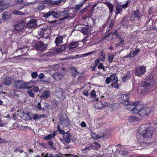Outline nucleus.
<instances>
[{
    "instance_id": "nucleus-1",
    "label": "nucleus",
    "mask_w": 157,
    "mask_h": 157,
    "mask_svg": "<svg viewBox=\"0 0 157 157\" xmlns=\"http://www.w3.org/2000/svg\"><path fill=\"white\" fill-rule=\"evenodd\" d=\"M142 131L136 135L137 140L140 143L149 144L153 134V128L150 123L143 124L141 126Z\"/></svg>"
},
{
    "instance_id": "nucleus-2",
    "label": "nucleus",
    "mask_w": 157,
    "mask_h": 157,
    "mask_svg": "<svg viewBox=\"0 0 157 157\" xmlns=\"http://www.w3.org/2000/svg\"><path fill=\"white\" fill-rule=\"evenodd\" d=\"M145 81L140 83L138 88V92L143 93L147 90L148 87L154 83L153 76L150 74L147 76L145 78Z\"/></svg>"
},
{
    "instance_id": "nucleus-3",
    "label": "nucleus",
    "mask_w": 157,
    "mask_h": 157,
    "mask_svg": "<svg viewBox=\"0 0 157 157\" xmlns=\"http://www.w3.org/2000/svg\"><path fill=\"white\" fill-rule=\"evenodd\" d=\"M57 129L60 134L63 135V139L66 142L68 143L70 142L71 136L70 133L69 132L65 133V131L63 130L60 129V126L58 125L56 127Z\"/></svg>"
},
{
    "instance_id": "nucleus-4",
    "label": "nucleus",
    "mask_w": 157,
    "mask_h": 157,
    "mask_svg": "<svg viewBox=\"0 0 157 157\" xmlns=\"http://www.w3.org/2000/svg\"><path fill=\"white\" fill-rule=\"evenodd\" d=\"M73 13H71L70 10H65L59 13L60 16L63 17V18L60 19L61 20H63L68 18H73L75 16L74 12L73 11Z\"/></svg>"
},
{
    "instance_id": "nucleus-5",
    "label": "nucleus",
    "mask_w": 157,
    "mask_h": 157,
    "mask_svg": "<svg viewBox=\"0 0 157 157\" xmlns=\"http://www.w3.org/2000/svg\"><path fill=\"white\" fill-rule=\"evenodd\" d=\"M152 111V109L151 108L145 107L140 109L139 112V115L145 118H147L149 115Z\"/></svg>"
},
{
    "instance_id": "nucleus-6",
    "label": "nucleus",
    "mask_w": 157,
    "mask_h": 157,
    "mask_svg": "<svg viewBox=\"0 0 157 157\" xmlns=\"http://www.w3.org/2000/svg\"><path fill=\"white\" fill-rule=\"evenodd\" d=\"M146 71V68L144 66L136 67L135 71V75L138 77H141L144 74Z\"/></svg>"
},
{
    "instance_id": "nucleus-7",
    "label": "nucleus",
    "mask_w": 157,
    "mask_h": 157,
    "mask_svg": "<svg viewBox=\"0 0 157 157\" xmlns=\"http://www.w3.org/2000/svg\"><path fill=\"white\" fill-rule=\"evenodd\" d=\"M130 94H122L119 99L120 102L124 105H127L129 103V98Z\"/></svg>"
},
{
    "instance_id": "nucleus-8",
    "label": "nucleus",
    "mask_w": 157,
    "mask_h": 157,
    "mask_svg": "<svg viewBox=\"0 0 157 157\" xmlns=\"http://www.w3.org/2000/svg\"><path fill=\"white\" fill-rule=\"evenodd\" d=\"M43 16L45 18H48L50 16H52L53 18H58L59 14L55 11H51L47 13H42Z\"/></svg>"
},
{
    "instance_id": "nucleus-9",
    "label": "nucleus",
    "mask_w": 157,
    "mask_h": 157,
    "mask_svg": "<svg viewBox=\"0 0 157 157\" xmlns=\"http://www.w3.org/2000/svg\"><path fill=\"white\" fill-rule=\"evenodd\" d=\"M142 16L141 13L140 12V11L138 9H137L135 11H132L130 19L131 20H134L136 18H137L139 19Z\"/></svg>"
},
{
    "instance_id": "nucleus-10",
    "label": "nucleus",
    "mask_w": 157,
    "mask_h": 157,
    "mask_svg": "<svg viewBox=\"0 0 157 157\" xmlns=\"http://www.w3.org/2000/svg\"><path fill=\"white\" fill-rule=\"evenodd\" d=\"M25 22L24 21L21 20L17 21L15 26V30L17 31H21L25 27Z\"/></svg>"
},
{
    "instance_id": "nucleus-11",
    "label": "nucleus",
    "mask_w": 157,
    "mask_h": 157,
    "mask_svg": "<svg viewBox=\"0 0 157 157\" xmlns=\"http://www.w3.org/2000/svg\"><path fill=\"white\" fill-rule=\"evenodd\" d=\"M59 118L60 122L64 127H67L70 124L71 120L68 117L64 118L61 116Z\"/></svg>"
},
{
    "instance_id": "nucleus-12",
    "label": "nucleus",
    "mask_w": 157,
    "mask_h": 157,
    "mask_svg": "<svg viewBox=\"0 0 157 157\" xmlns=\"http://www.w3.org/2000/svg\"><path fill=\"white\" fill-rule=\"evenodd\" d=\"M35 47L36 50L40 51H43L47 48V46L41 41L37 42L35 44Z\"/></svg>"
},
{
    "instance_id": "nucleus-13",
    "label": "nucleus",
    "mask_w": 157,
    "mask_h": 157,
    "mask_svg": "<svg viewBox=\"0 0 157 157\" xmlns=\"http://www.w3.org/2000/svg\"><path fill=\"white\" fill-rule=\"evenodd\" d=\"M138 102H135L134 105L135 106H134L133 108L132 109V112L133 113L136 114L138 113L139 115V112L140 109H142L143 107V105L142 104H139Z\"/></svg>"
},
{
    "instance_id": "nucleus-14",
    "label": "nucleus",
    "mask_w": 157,
    "mask_h": 157,
    "mask_svg": "<svg viewBox=\"0 0 157 157\" xmlns=\"http://www.w3.org/2000/svg\"><path fill=\"white\" fill-rule=\"evenodd\" d=\"M63 75L61 71L55 72L52 75L53 78L57 81L61 80L63 78Z\"/></svg>"
},
{
    "instance_id": "nucleus-15",
    "label": "nucleus",
    "mask_w": 157,
    "mask_h": 157,
    "mask_svg": "<svg viewBox=\"0 0 157 157\" xmlns=\"http://www.w3.org/2000/svg\"><path fill=\"white\" fill-rule=\"evenodd\" d=\"M32 82H29L25 83L23 81L22 82L19 89H29L31 88L33 86L30 85V83Z\"/></svg>"
},
{
    "instance_id": "nucleus-16",
    "label": "nucleus",
    "mask_w": 157,
    "mask_h": 157,
    "mask_svg": "<svg viewBox=\"0 0 157 157\" xmlns=\"http://www.w3.org/2000/svg\"><path fill=\"white\" fill-rule=\"evenodd\" d=\"M36 21L34 19H31L26 25V27L28 29L33 28L36 27Z\"/></svg>"
},
{
    "instance_id": "nucleus-17",
    "label": "nucleus",
    "mask_w": 157,
    "mask_h": 157,
    "mask_svg": "<svg viewBox=\"0 0 157 157\" xmlns=\"http://www.w3.org/2000/svg\"><path fill=\"white\" fill-rule=\"evenodd\" d=\"M11 14L8 12L5 11L3 12L2 13V19L4 21H7L8 19L11 17Z\"/></svg>"
},
{
    "instance_id": "nucleus-18",
    "label": "nucleus",
    "mask_w": 157,
    "mask_h": 157,
    "mask_svg": "<svg viewBox=\"0 0 157 157\" xmlns=\"http://www.w3.org/2000/svg\"><path fill=\"white\" fill-rule=\"evenodd\" d=\"M129 122L133 124H136L139 121V118L135 116H132L129 117Z\"/></svg>"
},
{
    "instance_id": "nucleus-19",
    "label": "nucleus",
    "mask_w": 157,
    "mask_h": 157,
    "mask_svg": "<svg viewBox=\"0 0 157 157\" xmlns=\"http://www.w3.org/2000/svg\"><path fill=\"white\" fill-rule=\"evenodd\" d=\"M57 134V132L54 131L52 133L48 134L47 136H44L43 139L46 140H51L52 138H54Z\"/></svg>"
},
{
    "instance_id": "nucleus-20",
    "label": "nucleus",
    "mask_w": 157,
    "mask_h": 157,
    "mask_svg": "<svg viewBox=\"0 0 157 157\" xmlns=\"http://www.w3.org/2000/svg\"><path fill=\"white\" fill-rule=\"evenodd\" d=\"M63 36H57L55 40V43L56 46H58L63 43Z\"/></svg>"
},
{
    "instance_id": "nucleus-21",
    "label": "nucleus",
    "mask_w": 157,
    "mask_h": 157,
    "mask_svg": "<svg viewBox=\"0 0 157 157\" xmlns=\"http://www.w3.org/2000/svg\"><path fill=\"white\" fill-rule=\"evenodd\" d=\"M115 8L116 10L115 15H117L119 14H121L123 9L121 7V5L120 4H117L115 6Z\"/></svg>"
},
{
    "instance_id": "nucleus-22",
    "label": "nucleus",
    "mask_w": 157,
    "mask_h": 157,
    "mask_svg": "<svg viewBox=\"0 0 157 157\" xmlns=\"http://www.w3.org/2000/svg\"><path fill=\"white\" fill-rule=\"evenodd\" d=\"M78 42L77 41H74L71 43L69 45H68L67 48L71 50L74 48L76 47L78 45Z\"/></svg>"
},
{
    "instance_id": "nucleus-23",
    "label": "nucleus",
    "mask_w": 157,
    "mask_h": 157,
    "mask_svg": "<svg viewBox=\"0 0 157 157\" xmlns=\"http://www.w3.org/2000/svg\"><path fill=\"white\" fill-rule=\"evenodd\" d=\"M105 4L109 9V12L112 13L114 10V6L110 2H105Z\"/></svg>"
},
{
    "instance_id": "nucleus-24",
    "label": "nucleus",
    "mask_w": 157,
    "mask_h": 157,
    "mask_svg": "<svg viewBox=\"0 0 157 157\" xmlns=\"http://www.w3.org/2000/svg\"><path fill=\"white\" fill-rule=\"evenodd\" d=\"M87 0H84L83 2H81L79 4L75 5L74 8L75 11H78L80 10L81 9V8L82 7L84 2Z\"/></svg>"
},
{
    "instance_id": "nucleus-25",
    "label": "nucleus",
    "mask_w": 157,
    "mask_h": 157,
    "mask_svg": "<svg viewBox=\"0 0 157 157\" xmlns=\"http://www.w3.org/2000/svg\"><path fill=\"white\" fill-rule=\"evenodd\" d=\"M66 0H58L57 1H53L51 0V5H57L61 3H64L66 2Z\"/></svg>"
},
{
    "instance_id": "nucleus-26",
    "label": "nucleus",
    "mask_w": 157,
    "mask_h": 157,
    "mask_svg": "<svg viewBox=\"0 0 157 157\" xmlns=\"http://www.w3.org/2000/svg\"><path fill=\"white\" fill-rule=\"evenodd\" d=\"M93 144L90 143L87 145L83 149L82 151L83 152L86 153V151L89 150L91 149H92Z\"/></svg>"
},
{
    "instance_id": "nucleus-27",
    "label": "nucleus",
    "mask_w": 157,
    "mask_h": 157,
    "mask_svg": "<svg viewBox=\"0 0 157 157\" xmlns=\"http://www.w3.org/2000/svg\"><path fill=\"white\" fill-rule=\"evenodd\" d=\"M71 73L72 75L75 77H76L78 74V71L74 67H71Z\"/></svg>"
},
{
    "instance_id": "nucleus-28",
    "label": "nucleus",
    "mask_w": 157,
    "mask_h": 157,
    "mask_svg": "<svg viewBox=\"0 0 157 157\" xmlns=\"http://www.w3.org/2000/svg\"><path fill=\"white\" fill-rule=\"evenodd\" d=\"M22 82L23 81L22 80H18L15 81L14 83V86L15 88L17 89H19Z\"/></svg>"
},
{
    "instance_id": "nucleus-29",
    "label": "nucleus",
    "mask_w": 157,
    "mask_h": 157,
    "mask_svg": "<svg viewBox=\"0 0 157 157\" xmlns=\"http://www.w3.org/2000/svg\"><path fill=\"white\" fill-rule=\"evenodd\" d=\"M42 98L44 99H46L50 97V93L48 91H44L42 92Z\"/></svg>"
},
{
    "instance_id": "nucleus-30",
    "label": "nucleus",
    "mask_w": 157,
    "mask_h": 157,
    "mask_svg": "<svg viewBox=\"0 0 157 157\" xmlns=\"http://www.w3.org/2000/svg\"><path fill=\"white\" fill-rule=\"evenodd\" d=\"M99 59L101 61L103 62L105 60V53L103 51H101L99 55Z\"/></svg>"
},
{
    "instance_id": "nucleus-31",
    "label": "nucleus",
    "mask_w": 157,
    "mask_h": 157,
    "mask_svg": "<svg viewBox=\"0 0 157 157\" xmlns=\"http://www.w3.org/2000/svg\"><path fill=\"white\" fill-rule=\"evenodd\" d=\"M110 77L111 79V80L112 83L118 81L117 77L115 73L113 74Z\"/></svg>"
},
{
    "instance_id": "nucleus-32",
    "label": "nucleus",
    "mask_w": 157,
    "mask_h": 157,
    "mask_svg": "<svg viewBox=\"0 0 157 157\" xmlns=\"http://www.w3.org/2000/svg\"><path fill=\"white\" fill-rule=\"evenodd\" d=\"M121 24L124 27H126L128 25V21L125 17H123L121 21Z\"/></svg>"
},
{
    "instance_id": "nucleus-33",
    "label": "nucleus",
    "mask_w": 157,
    "mask_h": 157,
    "mask_svg": "<svg viewBox=\"0 0 157 157\" xmlns=\"http://www.w3.org/2000/svg\"><path fill=\"white\" fill-rule=\"evenodd\" d=\"M135 102H132V104H130V103L128 104L127 105H126L127 106L126 107V108L129 111H131L132 109L133 108L134 106H135V105L134 104Z\"/></svg>"
},
{
    "instance_id": "nucleus-34",
    "label": "nucleus",
    "mask_w": 157,
    "mask_h": 157,
    "mask_svg": "<svg viewBox=\"0 0 157 157\" xmlns=\"http://www.w3.org/2000/svg\"><path fill=\"white\" fill-rule=\"evenodd\" d=\"M89 29V28L87 26H85L82 29V32L84 34L88 35L89 34V32L88 30Z\"/></svg>"
},
{
    "instance_id": "nucleus-35",
    "label": "nucleus",
    "mask_w": 157,
    "mask_h": 157,
    "mask_svg": "<svg viewBox=\"0 0 157 157\" xmlns=\"http://www.w3.org/2000/svg\"><path fill=\"white\" fill-rule=\"evenodd\" d=\"M118 39H119V42L117 43L116 44L117 46H122L124 42V40L123 38L121 37Z\"/></svg>"
},
{
    "instance_id": "nucleus-36",
    "label": "nucleus",
    "mask_w": 157,
    "mask_h": 157,
    "mask_svg": "<svg viewBox=\"0 0 157 157\" xmlns=\"http://www.w3.org/2000/svg\"><path fill=\"white\" fill-rule=\"evenodd\" d=\"M101 145L97 142H95L94 144H93L92 149L97 150L99 149Z\"/></svg>"
},
{
    "instance_id": "nucleus-37",
    "label": "nucleus",
    "mask_w": 157,
    "mask_h": 157,
    "mask_svg": "<svg viewBox=\"0 0 157 157\" xmlns=\"http://www.w3.org/2000/svg\"><path fill=\"white\" fill-rule=\"evenodd\" d=\"M11 83V80L9 78H6L4 80V84L5 85L9 86Z\"/></svg>"
},
{
    "instance_id": "nucleus-38",
    "label": "nucleus",
    "mask_w": 157,
    "mask_h": 157,
    "mask_svg": "<svg viewBox=\"0 0 157 157\" xmlns=\"http://www.w3.org/2000/svg\"><path fill=\"white\" fill-rule=\"evenodd\" d=\"M46 6L45 5H44L42 2H40L39 3L37 6V9L39 10H41L46 7Z\"/></svg>"
},
{
    "instance_id": "nucleus-39",
    "label": "nucleus",
    "mask_w": 157,
    "mask_h": 157,
    "mask_svg": "<svg viewBox=\"0 0 157 157\" xmlns=\"http://www.w3.org/2000/svg\"><path fill=\"white\" fill-rule=\"evenodd\" d=\"M65 49V46L64 45H62L56 49V52L58 53H60L64 51Z\"/></svg>"
},
{
    "instance_id": "nucleus-40",
    "label": "nucleus",
    "mask_w": 157,
    "mask_h": 157,
    "mask_svg": "<svg viewBox=\"0 0 157 157\" xmlns=\"http://www.w3.org/2000/svg\"><path fill=\"white\" fill-rule=\"evenodd\" d=\"M140 50L139 48H137L132 51V55L135 56H137L140 52Z\"/></svg>"
},
{
    "instance_id": "nucleus-41",
    "label": "nucleus",
    "mask_w": 157,
    "mask_h": 157,
    "mask_svg": "<svg viewBox=\"0 0 157 157\" xmlns=\"http://www.w3.org/2000/svg\"><path fill=\"white\" fill-rule=\"evenodd\" d=\"M108 60L109 63H111L112 62L114 58V55L113 54L110 53L108 55Z\"/></svg>"
},
{
    "instance_id": "nucleus-42",
    "label": "nucleus",
    "mask_w": 157,
    "mask_h": 157,
    "mask_svg": "<svg viewBox=\"0 0 157 157\" xmlns=\"http://www.w3.org/2000/svg\"><path fill=\"white\" fill-rule=\"evenodd\" d=\"M111 34H113L114 35L116 36L117 39H118L119 38L121 37V36H120L119 33H117V30H116L114 33L110 32L107 35V36H110V35Z\"/></svg>"
},
{
    "instance_id": "nucleus-43",
    "label": "nucleus",
    "mask_w": 157,
    "mask_h": 157,
    "mask_svg": "<svg viewBox=\"0 0 157 157\" xmlns=\"http://www.w3.org/2000/svg\"><path fill=\"white\" fill-rule=\"evenodd\" d=\"M118 81L117 82H113V84H111L112 86L115 88H118L119 86V85L118 84Z\"/></svg>"
},
{
    "instance_id": "nucleus-44",
    "label": "nucleus",
    "mask_w": 157,
    "mask_h": 157,
    "mask_svg": "<svg viewBox=\"0 0 157 157\" xmlns=\"http://www.w3.org/2000/svg\"><path fill=\"white\" fill-rule=\"evenodd\" d=\"M11 14H12L13 15H22L23 14V13L22 12L20 11H14L12 12L11 13Z\"/></svg>"
},
{
    "instance_id": "nucleus-45",
    "label": "nucleus",
    "mask_w": 157,
    "mask_h": 157,
    "mask_svg": "<svg viewBox=\"0 0 157 157\" xmlns=\"http://www.w3.org/2000/svg\"><path fill=\"white\" fill-rule=\"evenodd\" d=\"M30 119L31 120L33 119L34 121L39 120L38 114H34L33 115V117L32 118H30Z\"/></svg>"
},
{
    "instance_id": "nucleus-46",
    "label": "nucleus",
    "mask_w": 157,
    "mask_h": 157,
    "mask_svg": "<svg viewBox=\"0 0 157 157\" xmlns=\"http://www.w3.org/2000/svg\"><path fill=\"white\" fill-rule=\"evenodd\" d=\"M52 105L53 107L55 108L57 107L58 105V102L56 100H55L52 101Z\"/></svg>"
},
{
    "instance_id": "nucleus-47",
    "label": "nucleus",
    "mask_w": 157,
    "mask_h": 157,
    "mask_svg": "<svg viewBox=\"0 0 157 157\" xmlns=\"http://www.w3.org/2000/svg\"><path fill=\"white\" fill-rule=\"evenodd\" d=\"M28 94L31 97L34 98V94L33 92L31 90H29L27 91Z\"/></svg>"
},
{
    "instance_id": "nucleus-48",
    "label": "nucleus",
    "mask_w": 157,
    "mask_h": 157,
    "mask_svg": "<svg viewBox=\"0 0 157 157\" xmlns=\"http://www.w3.org/2000/svg\"><path fill=\"white\" fill-rule=\"evenodd\" d=\"M90 95L92 98L96 97V92L95 90H92L90 92Z\"/></svg>"
},
{
    "instance_id": "nucleus-49",
    "label": "nucleus",
    "mask_w": 157,
    "mask_h": 157,
    "mask_svg": "<svg viewBox=\"0 0 157 157\" xmlns=\"http://www.w3.org/2000/svg\"><path fill=\"white\" fill-rule=\"evenodd\" d=\"M31 76L33 78H36L38 76L37 73L36 72H34L31 73Z\"/></svg>"
},
{
    "instance_id": "nucleus-50",
    "label": "nucleus",
    "mask_w": 157,
    "mask_h": 157,
    "mask_svg": "<svg viewBox=\"0 0 157 157\" xmlns=\"http://www.w3.org/2000/svg\"><path fill=\"white\" fill-rule=\"evenodd\" d=\"M44 5L46 4L49 3L51 5V0H45L42 1L41 2Z\"/></svg>"
},
{
    "instance_id": "nucleus-51",
    "label": "nucleus",
    "mask_w": 157,
    "mask_h": 157,
    "mask_svg": "<svg viewBox=\"0 0 157 157\" xmlns=\"http://www.w3.org/2000/svg\"><path fill=\"white\" fill-rule=\"evenodd\" d=\"M128 4L129 2L128 1H127L125 4L121 5V7L122 8H123L126 9L128 7Z\"/></svg>"
},
{
    "instance_id": "nucleus-52",
    "label": "nucleus",
    "mask_w": 157,
    "mask_h": 157,
    "mask_svg": "<svg viewBox=\"0 0 157 157\" xmlns=\"http://www.w3.org/2000/svg\"><path fill=\"white\" fill-rule=\"evenodd\" d=\"M98 67L99 69H103L104 71H105V67L102 63L99 64Z\"/></svg>"
},
{
    "instance_id": "nucleus-53",
    "label": "nucleus",
    "mask_w": 157,
    "mask_h": 157,
    "mask_svg": "<svg viewBox=\"0 0 157 157\" xmlns=\"http://www.w3.org/2000/svg\"><path fill=\"white\" fill-rule=\"evenodd\" d=\"M111 79L110 77H107L106 78L105 82L107 84H109L111 81Z\"/></svg>"
},
{
    "instance_id": "nucleus-54",
    "label": "nucleus",
    "mask_w": 157,
    "mask_h": 157,
    "mask_svg": "<svg viewBox=\"0 0 157 157\" xmlns=\"http://www.w3.org/2000/svg\"><path fill=\"white\" fill-rule=\"evenodd\" d=\"M110 23L109 25V28L112 29L114 25V21L113 19L110 20Z\"/></svg>"
},
{
    "instance_id": "nucleus-55",
    "label": "nucleus",
    "mask_w": 157,
    "mask_h": 157,
    "mask_svg": "<svg viewBox=\"0 0 157 157\" xmlns=\"http://www.w3.org/2000/svg\"><path fill=\"white\" fill-rule=\"evenodd\" d=\"M95 51H93L91 52H89V53H86L83 54L82 55V56L83 57H85L86 56H88V55H90L91 54H93V53H95Z\"/></svg>"
},
{
    "instance_id": "nucleus-56",
    "label": "nucleus",
    "mask_w": 157,
    "mask_h": 157,
    "mask_svg": "<svg viewBox=\"0 0 157 157\" xmlns=\"http://www.w3.org/2000/svg\"><path fill=\"white\" fill-rule=\"evenodd\" d=\"M5 139H4L3 138L0 137V144L8 143V141H6Z\"/></svg>"
},
{
    "instance_id": "nucleus-57",
    "label": "nucleus",
    "mask_w": 157,
    "mask_h": 157,
    "mask_svg": "<svg viewBox=\"0 0 157 157\" xmlns=\"http://www.w3.org/2000/svg\"><path fill=\"white\" fill-rule=\"evenodd\" d=\"M99 59H97L94 61V65L97 66L98 64H100V61Z\"/></svg>"
},
{
    "instance_id": "nucleus-58",
    "label": "nucleus",
    "mask_w": 157,
    "mask_h": 157,
    "mask_svg": "<svg viewBox=\"0 0 157 157\" xmlns=\"http://www.w3.org/2000/svg\"><path fill=\"white\" fill-rule=\"evenodd\" d=\"M128 154V152L127 151H122L121 155L122 156H125Z\"/></svg>"
},
{
    "instance_id": "nucleus-59",
    "label": "nucleus",
    "mask_w": 157,
    "mask_h": 157,
    "mask_svg": "<svg viewBox=\"0 0 157 157\" xmlns=\"http://www.w3.org/2000/svg\"><path fill=\"white\" fill-rule=\"evenodd\" d=\"M129 76L127 75H125L122 78V81L124 82L125 81L128 79L129 78Z\"/></svg>"
},
{
    "instance_id": "nucleus-60",
    "label": "nucleus",
    "mask_w": 157,
    "mask_h": 157,
    "mask_svg": "<svg viewBox=\"0 0 157 157\" xmlns=\"http://www.w3.org/2000/svg\"><path fill=\"white\" fill-rule=\"evenodd\" d=\"M44 29H42L40 31V33H39V35L40 36H41L43 37L44 36Z\"/></svg>"
},
{
    "instance_id": "nucleus-61",
    "label": "nucleus",
    "mask_w": 157,
    "mask_h": 157,
    "mask_svg": "<svg viewBox=\"0 0 157 157\" xmlns=\"http://www.w3.org/2000/svg\"><path fill=\"white\" fill-rule=\"evenodd\" d=\"M44 76V74L43 73H41L40 74L38 75V78L40 79H42L43 78Z\"/></svg>"
},
{
    "instance_id": "nucleus-62",
    "label": "nucleus",
    "mask_w": 157,
    "mask_h": 157,
    "mask_svg": "<svg viewBox=\"0 0 157 157\" xmlns=\"http://www.w3.org/2000/svg\"><path fill=\"white\" fill-rule=\"evenodd\" d=\"M66 155L67 156H69L70 157H79V156L77 155H74L72 154H67Z\"/></svg>"
},
{
    "instance_id": "nucleus-63",
    "label": "nucleus",
    "mask_w": 157,
    "mask_h": 157,
    "mask_svg": "<svg viewBox=\"0 0 157 157\" xmlns=\"http://www.w3.org/2000/svg\"><path fill=\"white\" fill-rule=\"evenodd\" d=\"M39 90V88L38 86H34L33 88V90L35 92H37Z\"/></svg>"
},
{
    "instance_id": "nucleus-64",
    "label": "nucleus",
    "mask_w": 157,
    "mask_h": 157,
    "mask_svg": "<svg viewBox=\"0 0 157 157\" xmlns=\"http://www.w3.org/2000/svg\"><path fill=\"white\" fill-rule=\"evenodd\" d=\"M44 157H55L51 154H46L44 156Z\"/></svg>"
}]
</instances>
